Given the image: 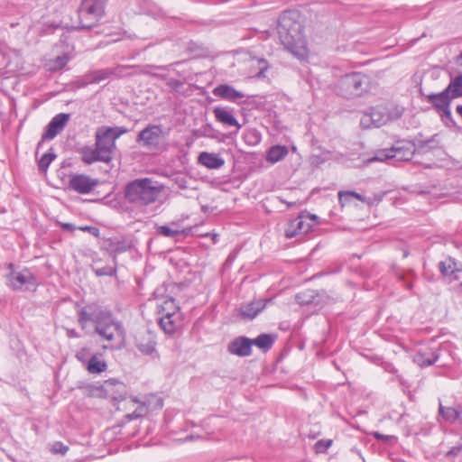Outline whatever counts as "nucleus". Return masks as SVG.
Listing matches in <instances>:
<instances>
[{"mask_svg": "<svg viewBox=\"0 0 462 462\" xmlns=\"http://www.w3.org/2000/svg\"><path fill=\"white\" fill-rule=\"evenodd\" d=\"M439 415L448 422H455L460 416L461 411L453 407H445L439 403Z\"/></svg>", "mask_w": 462, "mask_h": 462, "instance_id": "obj_29", "label": "nucleus"}, {"mask_svg": "<svg viewBox=\"0 0 462 462\" xmlns=\"http://www.w3.org/2000/svg\"><path fill=\"white\" fill-rule=\"evenodd\" d=\"M253 345H255L260 349L266 351L269 350L273 344V338L268 334H261L255 339L252 340Z\"/></svg>", "mask_w": 462, "mask_h": 462, "instance_id": "obj_30", "label": "nucleus"}, {"mask_svg": "<svg viewBox=\"0 0 462 462\" xmlns=\"http://www.w3.org/2000/svg\"><path fill=\"white\" fill-rule=\"evenodd\" d=\"M101 387L112 398H116L114 393H121L125 389L124 383L116 379L105 381Z\"/></svg>", "mask_w": 462, "mask_h": 462, "instance_id": "obj_28", "label": "nucleus"}, {"mask_svg": "<svg viewBox=\"0 0 462 462\" xmlns=\"http://www.w3.org/2000/svg\"><path fill=\"white\" fill-rule=\"evenodd\" d=\"M393 159L396 161H409L415 152V145L410 141H399L392 146Z\"/></svg>", "mask_w": 462, "mask_h": 462, "instance_id": "obj_14", "label": "nucleus"}, {"mask_svg": "<svg viewBox=\"0 0 462 462\" xmlns=\"http://www.w3.org/2000/svg\"><path fill=\"white\" fill-rule=\"evenodd\" d=\"M147 412V407L143 403H139L136 409L126 415L129 420L138 419L143 417Z\"/></svg>", "mask_w": 462, "mask_h": 462, "instance_id": "obj_38", "label": "nucleus"}, {"mask_svg": "<svg viewBox=\"0 0 462 462\" xmlns=\"http://www.w3.org/2000/svg\"><path fill=\"white\" fill-rule=\"evenodd\" d=\"M199 163L208 169H219L225 164V161L219 155L208 152H202L199 155Z\"/></svg>", "mask_w": 462, "mask_h": 462, "instance_id": "obj_22", "label": "nucleus"}, {"mask_svg": "<svg viewBox=\"0 0 462 462\" xmlns=\"http://www.w3.org/2000/svg\"><path fill=\"white\" fill-rule=\"evenodd\" d=\"M78 322L85 329L89 322L95 325L96 333L109 343L105 349H121L125 343V331L122 324L116 319L110 311L103 310L96 304H89L78 312Z\"/></svg>", "mask_w": 462, "mask_h": 462, "instance_id": "obj_1", "label": "nucleus"}, {"mask_svg": "<svg viewBox=\"0 0 462 462\" xmlns=\"http://www.w3.org/2000/svg\"><path fill=\"white\" fill-rule=\"evenodd\" d=\"M68 337H78L79 335L74 329L68 330Z\"/></svg>", "mask_w": 462, "mask_h": 462, "instance_id": "obj_46", "label": "nucleus"}, {"mask_svg": "<svg viewBox=\"0 0 462 462\" xmlns=\"http://www.w3.org/2000/svg\"><path fill=\"white\" fill-rule=\"evenodd\" d=\"M457 64L462 68V52L460 55L457 58Z\"/></svg>", "mask_w": 462, "mask_h": 462, "instance_id": "obj_47", "label": "nucleus"}, {"mask_svg": "<svg viewBox=\"0 0 462 462\" xmlns=\"http://www.w3.org/2000/svg\"><path fill=\"white\" fill-rule=\"evenodd\" d=\"M369 89V78L360 72H354L341 77L336 86L337 94L346 98L361 97L368 92Z\"/></svg>", "mask_w": 462, "mask_h": 462, "instance_id": "obj_5", "label": "nucleus"}, {"mask_svg": "<svg viewBox=\"0 0 462 462\" xmlns=\"http://www.w3.org/2000/svg\"><path fill=\"white\" fill-rule=\"evenodd\" d=\"M459 287H460V291L462 292V282L460 283Z\"/></svg>", "mask_w": 462, "mask_h": 462, "instance_id": "obj_53", "label": "nucleus"}, {"mask_svg": "<svg viewBox=\"0 0 462 462\" xmlns=\"http://www.w3.org/2000/svg\"><path fill=\"white\" fill-rule=\"evenodd\" d=\"M216 120L226 125L236 127L238 131L241 128V125L238 123L233 114V110L227 107L217 106L213 110Z\"/></svg>", "mask_w": 462, "mask_h": 462, "instance_id": "obj_16", "label": "nucleus"}, {"mask_svg": "<svg viewBox=\"0 0 462 462\" xmlns=\"http://www.w3.org/2000/svg\"><path fill=\"white\" fill-rule=\"evenodd\" d=\"M105 6L102 0H83L79 9L80 27L90 29L96 26L105 14Z\"/></svg>", "mask_w": 462, "mask_h": 462, "instance_id": "obj_7", "label": "nucleus"}, {"mask_svg": "<svg viewBox=\"0 0 462 462\" xmlns=\"http://www.w3.org/2000/svg\"><path fill=\"white\" fill-rule=\"evenodd\" d=\"M332 445L331 439H320L315 444V449L318 453H324Z\"/></svg>", "mask_w": 462, "mask_h": 462, "instance_id": "obj_39", "label": "nucleus"}, {"mask_svg": "<svg viewBox=\"0 0 462 462\" xmlns=\"http://www.w3.org/2000/svg\"><path fill=\"white\" fill-rule=\"evenodd\" d=\"M166 135L167 133L162 126L151 125L139 133L136 142L148 150H158L161 148Z\"/></svg>", "mask_w": 462, "mask_h": 462, "instance_id": "obj_8", "label": "nucleus"}, {"mask_svg": "<svg viewBox=\"0 0 462 462\" xmlns=\"http://www.w3.org/2000/svg\"><path fill=\"white\" fill-rule=\"evenodd\" d=\"M68 450H69V447L60 441L54 442L51 448V451L53 454L65 455Z\"/></svg>", "mask_w": 462, "mask_h": 462, "instance_id": "obj_40", "label": "nucleus"}, {"mask_svg": "<svg viewBox=\"0 0 462 462\" xmlns=\"http://www.w3.org/2000/svg\"><path fill=\"white\" fill-rule=\"evenodd\" d=\"M99 181L87 174H71L69 179V188L79 194H88L97 185Z\"/></svg>", "mask_w": 462, "mask_h": 462, "instance_id": "obj_11", "label": "nucleus"}, {"mask_svg": "<svg viewBox=\"0 0 462 462\" xmlns=\"http://www.w3.org/2000/svg\"><path fill=\"white\" fill-rule=\"evenodd\" d=\"M160 292V289H157L154 291V297L155 300H158L157 302V308H158V314L160 316H170V315H176V313H179V307L175 303V300L171 297L166 298V299H158V295Z\"/></svg>", "mask_w": 462, "mask_h": 462, "instance_id": "obj_19", "label": "nucleus"}, {"mask_svg": "<svg viewBox=\"0 0 462 462\" xmlns=\"http://www.w3.org/2000/svg\"><path fill=\"white\" fill-rule=\"evenodd\" d=\"M457 112L462 117V106H457Z\"/></svg>", "mask_w": 462, "mask_h": 462, "instance_id": "obj_50", "label": "nucleus"}, {"mask_svg": "<svg viewBox=\"0 0 462 462\" xmlns=\"http://www.w3.org/2000/svg\"><path fill=\"white\" fill-rule=\"evenodd\" d=\"M126 132L125 128L118 126H101L97 129L95 146L107 162L113 159V153L116 148V141Z\"/></svg>", "mask_w": 462, "mask_h": 462, "instance_id": "obj_6", "label": "nucleus"}, {"mask_svg": "<svg viewBox=\"0 0 462 462\" xmlns=\"http://www.w3.org/2000/svg\"><path fill=\"white\" fill-rule=\"evenodd\" d=\"M69 120V115L60 113L56 115L47 125L42 139L51 140L60 134Z\"/></svg>", "mask_w": 462, "mask_h": 462, "instance_id": "obj_13", "label": "nucleus"}, {"mask_svg": "<svg viewBox=\"0 0 462 462\" xmlns=\"http://www.w3.org/2000/svg\"><path fill=\"white\" fill-rule=\"evenodd\" d=\"M95 272L97 276H112L115 273V269L111 266H106L103 268H97Z\"/></svg>", "mask_w": 462, "mask_h": 462, "instance_id": "obj_43", "label": "nucleus"}, {"mask_svg": "<svg viewBox=\"0 0 462 462\" xmlns=\"http://www.w3.org/2000/svg\"><path fill=\"white\" fill-rule=\"evenodd\" d=\"M79 152L81 154V160L87 164H92L96 162L108 163L97 147L84 146L80 149Z\"/></svg>", "mask_w": 462, "mask_h": 462, "instance_id": "obj_24", "label": "nucleus"}, {"mask_svg": "<svg viewBox=\"0 0 462 462\" xmlns=\"http://www.w3.org/2000/svg\"><path fill=\"white\" fill-rule=\"evenodd\" d=\"M295 14L284 13L279 23V36L282 44L295 57L303 60L309 55L303 26L294 19Z\"/></svg>", "mask_w": 462, "mask_h": 462, "instance_id": "obj_2", "label": "nucleus"}, {"mask_svg": "<svg viewBox=\"0 0 462 462\" xmlns=\"http://www.w3.org/2000/svg\"><path fill=\"white\" fill-rule=\"evenodd\" d=\"M404 108L399 105H381L373 107L370 112L364 113L360 119L363 128L380 127L399 119Z\"/></svg>", "mask_w": 462, "mask_h": 462, "instance_id": "obj_4", "label": "nucleus"}, {"mask_svg": "<svg viewBox=\"0 0 462 462\" xmlns=\"http://www.w3.org/2000/svg\"><path fill=\"white\" fill-rule=\"evenodd\" d=\"M128 404H135L138 403L137 400L135 398H131L127 401Z\"/></svg>", "mask_w": 462, "mask_h": 462, "instance_id": "obj_48", "label": "nucleus"}, {"mask_svg": "<svg viewBox=\"0 0 462 462\" xmlns=\"http://www.w3.org/2000/svg\"><path fill=\"white\" fill-rule=\"evenodd\" d=\"M439 270L442 274L449 275L453 273L454 269L452 268V261L451 259L446 260L444 262L439 263Z\"/></svg>", "mask_w": 462, "mask_h": 462, "instance_id": "obj_41", "label": "nucleus"}, {"mask_svg": "<svg viewBox=\"0 0 462 462\" xmlns=\"http://www.w3.org/2000/svg\"><path fill=\"white\" fill-rule=\"evenodd\" d=\"M446 92H448L453 99L462 97V75L457 76L450 80L446 88Z\"/></svg>", "mask_w": 462, "mask_h": 462, "instance_id": "obj_27", "label": "nucleus"}, {"mask_svg": "<svg viewBox=\"0 0 462 462\" xmlns=\"http://www.w3.org/2000/svg\"><path fill=\"white\" fill-rule=\"evenodd\" d=\"M112 71L109 69H99L87 73L79 81V87H85L88 84L99 83L110 77Z\"/></svg>", "mask_w": 462, "mask_h": 462, "instance_id": "obj_21", "label": "nucleus"}, {"mask_svg": "<svg viewBox=\"0 0 462 462\" xmlns=\"http://www.w3.org/2000/svg\"><path fill=\"white\" fill-rule=\"evenodd\" d=\"M103 2L106 3L107 0H102Z\"/></svg>", "mask_w": 462, "mask_h": 462, "instance_id": "obj_54", "label": "nucleus"}, {"mask_svg": "<svg viewBox=\"0 0 462 462\" xmlns=\"http://www.w3.org/2000/svg\"><path fill=\"white\" fill-rule=\"evenodd\" d=\"M159 321L165 333L173 334L180 326V313L170 316H159Z\"/></svg>", "mask_w": 462, "mask_h": 462, "instance_id": "obj_25", "label": "nucleus"}, {"mask_svg": "<svg viewBox=\"0 0 462 462\" xmlns=\"http://www.w3.org/2000/svg\"><path fill=\"white\" fill-rule=\"evenodd\" d=\"M7 280L8 286L14 291H35L38 286L36 277L28 269L12 271Z\"/></svg>", "mask_w": 462, "mask_h": 462, "instance_id": "obj_9", "label": "nucleus"}, {"mask_svg": "<svg viewBox=\"0 0 462 462\" xmlns=\"http://www.w3.org/2000/svg\"><path fill=\"white\" fill-rule=\"evenodd\" d=\"M79 230H82V231H88L89 233H91L93 236H97L99 235V230L98 228L95 227V226H80L79 227Z\"/></svg>", "mask_w": 462, "mask_h": 462, "instance_id": "obj_44", "label": "nucleus"}, {"mask_svg": "<svg viewBox=\"0 0 462 462\" xmlns=\"http://www.w3.org/2000/svg\"><path fill=\"white\" fill-rule=\"evenodd\" d=\"M56 155L52 152L44 153L39 160L38 165L42 171H46Z\"/></svg>", "mask_w": 462, "mask_h": 462, "instance_id": "obj_35", "label": "nucleus"}, {"mask_svg": "<svg viewBox=\"0 0 462 462\" xmlns=\"http://www.w3.org/2000/svg\"><path fill=\"white\" fill-rule=\"evenodd\" d=\"M253 341L245 337L234 339L228 346V351L236 356H247L251 354Z\"/></svg>", "mask_w": 462, "mask_h": 462, "instance_id": "obj_17", "label": "nucleus"}, {"mask_svg": "<svg viewBox=\"0 0 462 462\" xmlns=\"http://www.w3.org/2000/svg\"><path fill=\"white\" fill-rule=\"evenodd\" d=\"M61 226L63 229H66V230H73L75 228L74 226L69 223L62 224Z\"/></svg>", "mask_w": 462, "mask_h": 462, "instance_id": "obj_45", "label": "nucleus"}, {"mask_svg": "<svg viewBox=\"0 0 462 462\" xmlns=\"http://www.w3.org/2000/svg\"><path fill=\"white\" fill-rule=\"evenodd\" d=\"M289 153V150L284 145H274L272 146L266 154L267 162L271 163H276L283 160Z\"/></svg>", "mask_w": 462, "mask_h": 462, "instance_id": "obj_26", "label": "nucleus"}, {"mask_svg": "<svg viewBox=\"0 0 462 462\" xmlns=\"http://www.w3.org/2000/svg\"><path fill=\"white\" fill-rule=\"evenodd\" d=\"M90 357V349L88 347H81L76 353V358L84 365H86Z\"/></svg>", "mask_w": 462, "mask_h": 462, "instance_id": "obj_37", "label": "nucleus"}, {"mask_svg": "<svg viewBox=\"0 0 462 462\" xmlns=\"http://www.w3.org/2000/svg\"><path fill=\"white\" fill-rule=\"evenodd\" d=\"M213 94L216 97H218L222 99L230 101V102H236L239 99H242L245 97V95L235 89L233 87L226 85V84H221L216 87L213 89Z\"/></svg>", "mask_w": 462, "mask_h": 462, "instance_id": "obj_18", "label": "nucleus"}, {"mask_svg": "<svg viewBox=\"0 0 462 462\" xmlns=\"http://www.w3.org/2000/svg\"><path fill=\"white\" fill-rule=\"evenodd\" d=\"M135 346L143 355H152L155 351V336L149 330H142L135 335Z\"/></svg>", "mask_w": 462, "mask_h": 462, "instance_id": "obj_12", "label": "nucleus"}, {"mask_svg": "<svg viewBox=\"0 0 462 462\" xmlns=\"http://www.w3.org/2000/svg\"><path fill=\"white\" fill-rule=\"evenodd\" d=\"M317 216L310 214H300L296 218L288 222L285 228V236L293 238L307 234L313 226Z\"/></svg>", "mask_w": 462, "mask_h": 462, "instance_id": "obj_10", "label": "nucleus"}, {"mask_svg": "<svg viewBox=\"0 0 462 462\" xmlns=\"http://www.w3.org/2000/svg\"><path fill=\"white\" fill-rule=\"evenodd\" d=\"M352 198H355L362 202L366 201L365 197H363L361 194H359L356 191H339L338 192V199L342 205L349 202Z\"/></svg>", "mask_w": 462, "mask_h": 462, "instance_id": "obj_32", "label": "nucleus"}, {"mask_svg": "<svg viewBox=\"0 0 462 462\" xmlns=\"http://www.w3.org/2000/svg\"><path fill=\"white\" fill-rule=\"evenodd\" d=\"M195 439H197V438L194 437L193 435H189V436L186 437L185 441L193 440Z\"/></svg>", "mask_w": 462, "mask_h": 462, "instance_id": "obj_52", "label": "nucleus"}, {"mask_svg": "<svg viewBox=\"0 0 462 462\" xmlns=\"http://www.w3.org/2000/svg\"><path fill=\"white\" fill-rule=\"evenodd\" d=\"M269 301L270 300H257L245 304L240 308V315L244 319H253L265 308Z\"/></svg>", "mask_w": 462, "mask_h": 462, "instance_id": "obj_20", "label": "nucleus"}, {"mask_svg": "<svg viewBox=\"0 0 462 462\" xmlns=\"http://www.w3.org/2000/svg\"><path fill=\"white\" fill-rule=\"evenodd\" d=\"M438 360V356L433 355L432 357H426L424 354L418 353L414 356V362L420 366H430Z\"/></svg>", "mask_w": 462, "mask_h": 462, "instance_id": "obj_34", "label": "nucleus"}, {"mask_svg": "<svg viewBox=\"0 0 462 462\" xmlns=\"http://www.w3.org/2000/svg\"><path fill=\"white\" fill-rule=\"evenodd\" d=\"M393 159L392 147L389 149H381L376 151L375 155L367 160V162H384Z\"/></svg>", "mask_w": 462, "mask_h": 462, "instance_id": "obj_33", "label": "nucleus"}, {"mask_svg": "<svg viewBox=\"0 0 462 462\" xmlns=\"http://www.w3.org/2000/svg\"><path fill=\"white\" fill-rule=\"evenodd\" d=\"M462 454V438L461 442L452 447L446 454L447 457H456Z\"/></svg>", "mask_w": 462, "mask_h": 462, "instance_id": "obj_42", "label": "nucleus"}, {"mask_svg": "<svg viewBox=\"0 0 462 462\" xmlns=\"http://www.w3.org/2000/svg\"><path fill=\"white\" fill-rule=\"evenodd\" d=\"M266 69V67L261 68L259 73L257 74L258 78H261L263 76V70Z\"/></svg>", "mask_w": 462, "mask_h": 462, "instance_id": "obj_49", "label": "nucleus"}, {"mask_svg": "<svg viewBox=\"0 0 462 462\" xmlns=\"http://www.w3.org/2000/svg\"><path fill=\"white\" fill-rule=\"evenodd\" d=\"M85 367L89 374H101L107 369V364L102 354H95L91 356Z\"/></svg>", "mask_w": 462, "mask_h": 462, "instance_id": "obj_23", "label": "nucleus"}, {"mask_svg": "<svg viewBox=\"0 0 462 462\" xmlns=\"http://www.w3.org/2000/svg\"><path fill=\"white\" fill-rule=\"evenodd\" d=\"M157 232L166 237H173L179 234H180V231L178 229H172L171 227L168 226H160L157 227Z\"/></svg>", "mask_w": 462, "mask_h": 462, "instance_id": "obj_36", "label": "nucleus"}, {"mask_svg": "<svg viewBox=\"0 0 462 462\" xmlns=\"http://www.w3.org/2000/svg\"><path fill=\"white\" fill-rule=\"evenodd\" d=\"M161 189L149 178L137 179L125 188V198L131 203L145 206L155 202Z\"/></svg>", "mask_w": 462, "mask_h": 462, "instance_id": "obj_3", "label": "nucleus"}, {"mask_svg": "<svg viewBox=\"0 0 462 462\" xmlns=\"http://www.w3.org/2000/svg\"><path fill=\"white\" fill-rule=\"evenodd\" d=\"M374 437H375L377 439H383L384 438L382 434H380V433H378V432H375V433H374Z\"/></svg>", "mask_w": 462, "mask_h": 462, "instance_id": "obj_51", "label": "nucleus"}, {"mask_svg": "<svg viewBox=\"0 0 462 462\" xmlns=\"http://www.w3.org/2000/svg\"><path fill=\"white\" fill-rule=\"evenodd\" d=\"M69 60V57L66 54L58 56L55 59L49 60L47 66L50 70L56 71L64 68Z\"/></svg>", "mask_w": 462, "mask_h": 462, "instance_id": "obj_31", "label": "nucleus"}, {"mask_svg": "<svg viewBox=\"0 0 462 462\" xmlns=\"http://www.w3.org/2000/svg\"><path fill=\"white\" fill-rule=\"evenodd\" d=\"M451 99L453 97H451L448 92H446V88L439 93H431L427 96V100L447 116L450 115L449 103Z\"/></svg>", "mask_w": 462, "mask_h": 462, "instance_id": "obj_15", "label": "nucleus"}]
</instances>
